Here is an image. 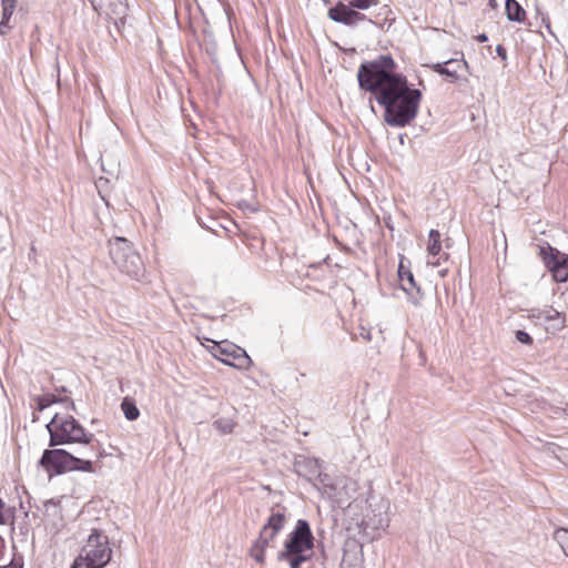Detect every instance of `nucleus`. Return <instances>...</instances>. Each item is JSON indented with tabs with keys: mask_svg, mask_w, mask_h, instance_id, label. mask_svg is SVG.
I'll list each match as a JSON object with an SVG mask.
<instances>
[{
	"mask_svg": "<svg viewBox=\"0 0 568 568\" xmlns=\"http://www.w3.org/2000/svg\"><path fill=\"white\" fill-rule=\"evenodd\" d=\"M396 68L394 59L383 54L363 62L357 70V80L359 88L373 93L385 109L386 124L404 128L417 116L422 92L409 88L406 77L397 73Z\"/></svg>",
	"mask_w": 568,
	"mask_h": 568,
	"instance_id": "f257e3e1",
	"label": "nucleus"
},
{
	"mask_svg": "<svg viewBox=\"0 0 568 568\" xmlns=\"http://www.w3.org/2000/svg\"><path fill=\"white\" fill-rule=\"evenodd\" d=\"M47 429L50 435L49 446L55 447L67 444H79L81 449L79 455L87 457L101 456L100 443L93 433L84 429V427L71 415L54 414L51 420L47 424Z\"/></svg>",
	"mask_w": 568,
	"mask_h": 568,
	"instance_id": "f03ea898",
	"label": "nucleus"
},
{
	"mask_svg": "<svg viewBox=\"0 0 568 568\" xmlns=\"http://www.w3.org/2000/svg\"><path fill=\"white\" fill-rule=\"evenodd\" d=\"M112 555L109 537L101 529L93 528L71 568H104L111 562Z\"/></svg>",
	"mask_w": 568,
	"mask_h": 568,
	"instance_id": "7ed1b4c3",
	"label": "nucleus"
},
{
	"mask_svg": "<svg viewBox=\"0 0 568 568\" xmlns=\"http://www.w3.org/2000/svg\"><path fill=\"white\" fill-rule=\"evenodd\" d=\"M93 457L83 455L75 456L62 448L45 449L40 458L39 464L49 473L64 474L68 471L79 470L84 473H93Z\"/></svg>",
	"mask_w": 568,
	"mask_h": 568,
	"instance_id": "20e7f679",
	"label": "nucleus"
},
{
	"mask_svg": "<svg viewBox=\"0 0 568 568\" xmlns=\"http://www.w3.org/2000/svg\"><path fill=\"white\" fill-rule=\"evenodd\" d=\"M109 254L113 264L128 276L139 280L144 274V264L140 254L124 237L109 241Z\"/></svg>",
	"mask_w": 568,
	"mask_h": 568,
	"instance_id": "39448f33",
	"label": "nucleus"
},
{
	"mask_svg": "<svg viewBox=\"0 0 568 568\" xmlns=\"http://www.w3.org/2000/svg\"><path fill=\"white\" fill-rule=\"evenodd\" d=\"M314 547V536L310 524L305 519H298L295 528L287 535L282 557L297 554H311Z\"/></svg>",
	"mask_w": 568,
	"mask_h": 568,
	"instance_id": "423d86ee",
	"label": "nucleus"
},
{
	"mask_svg": "<svg viewBox=\"0 0 568 568\" xmlns=\"http://www.w3.org/2000/svg\"><path fill=\"white\" fill-rule=\"evenodd\" d=\"M348 3L338 2L335 7L328 10V17L335 22L345 26H356L365 20V14L355 11L353 8L359 10H367L374 0H347Z\"/></svg>",
	"mask_w": 568,
	"mask_h": 568,
	"instance_id": "0eeeda50",
	"label": "nucleus"
},
{
	"mask_svg": "<svg viewBox=\"0 0 568 568\" xmlns=\"http://www.w3.org/2000/svg\"><path fill=\"white\" fill-rule=\"evenodd\" d=\"M213 355L222 363L239 368L246 369L251 366L252 361L246 352L231 343H220L213 346Z\"/></svg>",
	"mask_w": 568,
	"mask_h": 568,
	"instance_id": "6e6552de",
	"label": "nucleus"
},
{
	"mask_svg": "<svg viewBox=\"0 0 568 568\" xmlns=\"http://www.w3.org/2000/svg\"><path fill=\"white\" fill-rule=\"evenodd\" d=\"M541 258L556 282L568 280V255L547 244L540 247Z\"/></svg>",
	"mask_w": 568,
	"mask_h": 568,
	"instance_id": "1a4fd4ad",
	"label": "nucleus"
},
{
	"mask_svg": "<svg viewBox=\"0 0 568 568\" xmlns=\"http://www.w3.org/2000/svg\"><path fill=\"white\" fill-rule=\"evenodd\" d=\"M529 318L536 320L539 324L544 325L547 332L556 333L562 329L566 325L565 314L558 312L551 306L544 308H532L529 311Z\"/></svg>",
	"mask_w": 568,
	"mask_h": 568,
	"instance_id": "9d476101",
	"label": "nucleus"
},
{
	"mask_svg": "<svg viewBox=\"0 0 568 568\" xmlns=\"http://www.w3.org/2000/svg\"><path fill=\"white\" fill-rule=\"evenodd\" d=\"M100 2L95 7V11L100 14H104L106 18L114 21L118 26L119 22L123 23L126 16L128 4L125 0H99Z\"/></svg>",
	"mask_w": 568,
	"mask_h": 568,
	"instance_id": "9b49d317",
	"label": "nucleus"
},
{
	"mask_svg": "<svg viewBox=\"0 0 568 568\" xmlns=\"http://www.w3.org/2000/svg\"><path fill=\"white\" fill-rule=\"evenodd\" d=\"M318 477H320V481L322 484V488H321L322 494L326 495L337 506H342L344 503L348 501L352 498V496L346 493H345V497H344L342 491H339L337 489V486L339 484H342L343 480H339L336 484H328L325 481L328 478L327 475L322 476L320 474Z\"/></svg>",
	"mask_w": 568,
	"mask_h": 568,
	"instance_id": "f8f14e48",
	"label": "nucleus"
},
{
	"mask_svg": "<svg viewBox=\"0 0 568 568\" xmlns=\"http://www.w3.org/2000/svg\"><path fill=\"white\" fill-rule=\"evenodd\" d=\"M398 278L402 290L409 295L412 300L416 301L419 294V287L415 282L413 273L409 268L404 266L403 262H400L398 266Z\"/></svg>",
	"mask_w": 568,
	"mask_h": 568,
	"instance_id": "ddd939ff",
	"label": "nucleus"
},
{
	"mask_svg": "<svg viewBox=\"0 0 568 568\" xmlns=\"http://www.w3.org/2000/svg\"><path fill=\"white\" fill-rule=\"evenodd\" d=\"M286 513V508L281 505L272 507L270 517L263 526L278 534L287 521Z\"/></svg>",
	"mask_w": 568,
	"mask_h": 568,
	"instance_id": "4468645a",
	"label": "nucleus"
},
{
	"mask_svg": "<svg viewBox=\"0 0 568 568\" xmlns=\"http://www.w3.org/2000/svg\"><path fill=\"white\" fill-rule=\"evenodd\" d=\"M506 16L509 21L524 22L526 12L516 0H506Z\"/></svg>",
	"mask_w": 568,
	"mask_h": 568,
	"instance_id": "2eb2a0df",
	"label": "nucleus"
},
{
	"mask_svg": "<svg viewBox=\"0 0 568 568\" xmlns=\"http://www.w3.org/2000/svg\"><path fill=\"white\" fill-rule=\"evenodd\" d=\"M270 546L266 539L257 538L250 550V555L254 558L258 564H264L265 561V550Z\"/></svg>",
	"mask_w": 568,
	"mask_h": 568,
	"instance_id": "dca6fc26",
	"label": "nucleus"
},
{
	"mask_svg": "<svg viewBox=\"0 0 568 568\" xmlns=\"http://www.w3.org/2000/svg\"><path fill=\"white\" fill-rule=\"evenodd\" d=\"M121 409L128 420H135L140 416V410L135 402L130 397H124L121 403Z\"/></svg>",
	"mask_w": 568,
	"mask_h": 568,
	"instance_id": "f3484780",
	"label": "nucleus"
},
{
	"mask_svg": "<svg viewBox=\"0 0 568 568\" xmlns=\"http://www.w3.org/2000/svg\"><path fill=\"white\" fill-rule=\"evenodd\" d=\"M311 558V554H297L282 557V552L277 554V560L287 561L290 568H301V566Z\"/></svg>",
	"mask_w": 568,
	"mask_h": 568,
	"instance_id": "a211bd4d",
	"label": "nucleus"
},
{
	"mask_svg": "<svg viewBox=\"0 0 568 568\" xmlns=\"http://www.w3.org/2000/svg\"><path fill=\"white\" fill-rule=\"evenodd\" d=\"M16 517V508L7 506L0 498V525H12Z\"/></svg>",
	"mask_w": 568,
	"mask_h": 568,
	"instance_id": "6ab92c4d",
	"label": "nucleus"
},
{
	"mask_svg": "<svg viewBox=\"0 0 568 568\" xmlns=\"http://www.w3.org/2000/svg\"><path fill=\"white\" fill-rule=\"evenodd\" d=\"M447 64V72L452 73V75H448L452 82H455L458 80V70L462 68H467V62L465 60H458V59H450L446 61Z\"/></svg>",
	"mask_w": 568,
	"mask_h": 568,
	"instance_id": "aec40b11",
	"label": "nucleus"
},
{
	"mask_svg": "<svg viewBox=\"0 0 568 568\" xmlns=\"http://www.w3.org/2000/svg\"><path fill=\"white\" fill-rule=\"evenodd\" d=\"M442 250L440 234L437 230H430L427 251L429 255L436 256Z\"/></svg>",
	"mask_w": 568,
	"mask_h": 568,
	"instance_id": "412c9836",
	"label": "nucleus"
},
{
	"mask_svg": "<svg viewBox=\"0 0 568 568\" xmlns=\"http://www.w3.org/2000/svg\"><path fill=\"white\" fill-rule=\"evenodd\" d=\"M554 539L560 545L564 554L568 556V529H557L554 534Z\"/></svg>",
	"mask_w": 568,
	"mask_h": 568,
	"instance_id": "4be33fe9",
	"label": "nucleus"
},
{
	"mask_svg": "<svg viewBox=\"0 0 568 568\" xmlns=\"http://www.w3.org/2000/svg\"><path fill=\"white\" fill-rule=\"evenodd\" d=\"M213 426L222 434H230L234 429V423L230 418H219L214 420Z\"/></svg>",
	"mask_w": 568,
	"mask_h": 568,
	"instance_id": "5701e85b",
	"label": "nucleus"
},
{
	"mask_svg": "<svg viewBox=\"0 0 568 568\" xmlns=\"http://www.w3.org/2000/svg\"><path fill=\"white\" fill-rule=\"evenodd\" d=\"M37 400V407L39 410H43L45 409L47 407H49L52 403L55 402L54 399V396L52 395H43V396H38L36 398Z\"/></svg>",
	"mask_w": 568,
	"mask_h": 568,
	"instance_id": "b1692460",
	"label": "nucleus"
},
{
	"mask_svg": "<svg viewBox=\"0 0 568 568\" xmlns=\"http://www.w3.org/2000/svg\"><path fill=\"white\" fill-rule=\"evenodd\" d=\"M515 336H516V339L521 344H526V345L532 344L531 336L525 331H521V329L516 331Z\"/></svg>",
	"mask_w": 568,
	"mask_h": 568,
	"instance_id": "393cba45",
	"label": "nucleus"
},
{
	"mask_svg": "<svg viewBox=\"0 0 568 568\" xmlns=\"http://www.w3.org/2000/svg\"><path fill=\"white\" fill-rule=\"evenodd\" d=\"M13 12H9V14H7V11L6 9H2V19L0 21V33L1 34H4L6 33V28H9V20L10 18L12 17Z\"/></svg>",
	"mask_w": 568,
	"mask_h": 568,
	"instance_id": "a878e982",
	"label": "nucleus"
},
{
	"mask_svg": "<svg viewBox=\"0 0 568 568\" xmlns=\"http://www.w3.org/2000/svg\"><path fill=\"white\" fill-rule=\"evenodd\" d=\"M277 532L273 531V530H270L267 529L265 526L262 527L261 531H260V538H264L267 540L268 544H271V541H273L276 537Z\"/></svg>",
	"mask_w": 568,
	"mask_h": 568,
	"instance_id": "bb28decb",
	"label": "nucleus"
},
{
	"mask_svg": "<svg viewBox=\"0 0 568 568\" xmlns=\"http://www.w3.org/2000/svg\"><path fill=\"white\" fill-rule=\"evenodd\" d=\"M433 70L442 75H452V73L447 72V64H446V61L443 62V63H436L434 64L433 67Z\"/></svg>",
	"mask_w": 568,
	"mask_h": 568,
	"instance_id": "cd10ccee",
	"label": "nucleus"
},
{
	"mask_svg": "<svg viewBox=\"0 0 568 568\" xmlns=\"http://www.w3.org/2000/svg\"><path fill=\"white\" fill-rule=\"evenodd\" d=\"M18 0H2V9H6L7 14L14 12Z\"/></svg>",
	"mask_w": 568,
	"mask_h": 568,
	"instance_id": "c85d7f7f",
	"label": "nucleus"
},
{
	"mask_svg": "<svg viewBox=\"0 0 568 568\" xmlns=\"http://www.w3.org/2000/svg\"><path fill=\"white\" fill-rule=\"evenodd\" d=\"M23 562L21 559L13 558L8 565L1 566L0 568H22Z\"/></svg>",
	"mask_w": 568,
	"mask_h": 568,
	"instance_id": "c756f323",
	"label": "nucleus"
},
{
	"mask_svg": "<svg viewBox=\"0 0 568 568\" xmlns=\"http://www.w3.org/2000/svg\"><path fill=\"white\" fill-rule=\"evenodd\" d=\"M496 52H497V54H498L503 60H506V59H507V51H506V49L504 48V45L498 44V45L496 47Z\"/></svg>",
	"mask_w": 568,
	"mask_h": 568,
	"instance_id": "7c9ffc66",
	"label": "nucleus"
},
{
	"mask_svg": "<svg viewBox=\"0 0 568 568\" xmlns=\"http://www.w3.org/2000/svg\"><path fill=\"white\" fill-rule=\"evenodd\" d=\"M361 337L366 342H369L372 338L369 331H366L365 328H362Z\"/></svg>",
	"mask_w": 568,
	"mask_h": 568,
	"instance_id": "2f4dec72",
	"label": "nucleus"
},
{
	"mask_svg": "<svg viewBox=\"0 0 568 568\" xmlns=\"http://www.w3.org/2000/svg\"><path fill=\"white\" fill-rule=\"evenodd\" d=\"M477 41H478V42H481V43H483V42L488 41V37H487V34H486V33H480V34H478V36H477Z\"/></svg>",
	"mask_w": 568,
	"mask_h": 568,
	"instance_id": "473e14b6",
	"label": "nucleus"
},
{
	"mask_svg": "<svg viewBox=\"0 0 568 568\" xmlns=\"http://www.w3.org/2000/svg\"><path fill=\"white\" fill-rule=\"evenodd\" d=\"M34 255H36V247H34V245H32L28 256H29V258H31Z\"/></svg>",
	"mask_w": 568,
	"mask_h": 568,
	"instance_id": "72a5a7b5",
	"label": "nucleus"
},
{
	"mask_svg": "<svg viewBox=\"0 0 568 568\" xmlns=\"http://www.w3.org/2000/svg\"><path fill=\"white\" fill-rule=\"evenodd\" d=\"M387 525V520L381 519L377 527H384Z\"/></svg>",
	"mask_w": 568,
	"mask_h": 568,
	"instance_id": "f704fd0d",
	"label": "nucleus"
},
{
	"mask_svg": "<svg viewBox=\"0 0 568 568\" xmlns=\"http://www.w3.org/2000/svg\"><path fill=\"white\" fill-rule=\"evenodd\" d=\"M90 3L92 4L93 9H95V7L98 6V3L100 2L99 0H89Z\"/></svg>",
	"mask_w": 568,
	"mask_h": 568,
	"instance_id": "c9c22d12",
	"label": "nucleus"
},
{
	"mask_svg": "<svg viewBox=\"0 0 568 568\" xmlns=\"http://www.w3.org/2000/svg\"><path fill=\"white\" fill-rule=\"evenodd\" d=\"M490 4L494 6L495 3V0H489Z\"/></svg>",
	"mask_w": 568,
	"mask_h": 568,
	"instance_id": "e433bc0d",
	"label": "nucleus"
}]
</instances>
